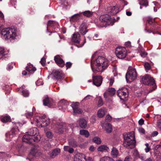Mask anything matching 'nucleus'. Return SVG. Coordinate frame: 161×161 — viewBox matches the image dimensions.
<instances>
[{"label":"nucleus","mask_w":161,"mask_h":161,"mask_svg":"<svg viewBox=\"0 0 161 161\" xmlns=\"http://www.w3.org/2000/svg\"><path fill=\"white\" fill-rule=\"evenodd\" d=\"M95 54L91 58V67L92 71L95 73L103 72L109 65L108 60L104 57L99 56L96 59Z\"/></svg>","instance_id":"f257e3e1"},{"label":"nucleus","mask_w":161,"mask_h":161,"mask_svg":"<svg viewBox=\"0 0 161 161\" xmlns=\"http://www.w3.org/2000/svg\"><path fill=\"white\" fill-rule=\"evenodd\" d=\"M39 133L37 128L32 127L29 130L27 134L23 136L22 141H40L41 137Z\"/></svg>","instance_id":"f03ea898"},{"label":"nucleus","mask_w":161,"mask_h":161,"mask_svg":"<svg viewBox=\"0 0 161 161\" xmlns=\"http://www.w3.org/2000/svg\"><path fill=\"white\" fill-rule=\"evenodd\" d=\"M1 33L2 37L5 40H9L10 41L13 42L16 39L17 35L14 29L10 28H4L2 30Z\"/></svg>","instance_id":"7ed1b4c3"},{"label":"nucleus","mask_w":161,"mask_h":161,"mask_svg":"<svg viewBox=\"0 0 161 161\" xmlns=\"http://www.w3.org/2000/svg\"><path fill=\"white\" fill-rule=\"evenodd\" d=\"M142 82L145 85L151 86L150 89L148 91V93L152 92L157 88L155 80L150 75L147 74L143 76L142 78Z\"/></svg>","instance_id":"20e7f679"},{"label":"nucleus","mask_w":161,"mask_h":161,"mask_svg":"<svg viewBox=\"0 0 161 161\" xmlns=\"http://www.w3.org/2000/svg\"><path fill=\"white\" fill-rule=\"evenodd\" d=\"M99 19L101 21L100 25L102 27H106L109 25L112 26L116 21L114 17L112 18L110 16L107 14L101 15Z\"/></svg>","instance_id":"39448f33"},{"label":"nucleus","mask_w":161,"mask_h":161,"mask_svg":"<svg viewBox=\"0 0 161 161\" xmlns=\"http://www.w3.org/2000/svg\"><path fill=\"white\" fill-rule=\"evenodd\" d=\"M33 122H36L39 124L42 127H45L47 126L50 123V120L47 119L45 115H43L42 117H36L33 118Z\"/></svg>","instance_id":"423d86ee"},{"label":"nucleus","mask_w":161,"mask_h":161,"mask_svg":"<svg viewBox=\"0 0 161 161\" xmlns=\"http://www.w3.org/2000/svg\"><path fill=\"white\" fill-rule=\"evenodd\" d=\"M26 144H32L33 147L31 149L30 152V154L33 157H39L42 154V153L39 150V146L35 143H32V142H23Z\"/></svg>","instance_id":"0eeeda50"},{"label":"nucleus","mask_w":161,"mask_h":161,"mask_svg":"<svg viewBox=\"0 0 161 161\" xmlns=\"http://www.w3.org/2000/svg\"><path fill=\"white\" fill-rule=\"evenodd\" d=\"M128 69L126 74L125 78L128 82H131L136 78L137 73L135 69L134 68H129Z\"/></svg>","instance_id":"6e6552de"},{"label":"nucleus","mask_w":161,"mask_h":161,"mask_svg":"<svg viewBox=\"0 0 161 161\" xmlns=\"http://www.w3.org/2000/svg\"><path fill=\"white\" fill-rule=\"evenodd\" d=\"M115 53L118 58L123 59L127 55V51L125 47H118L115 49Z\"/></svg>","instance_id":"1a4fd4ad"},{"label":"nucleus","mask_w":161,"mask_h":161,"mask_svg":"<svg viewBox=\"0 0 161 161\" xmlns=\"http://www.w3.org/2000/svg\"><path fill=\"white\" fill-rule=\"evenodd\" d=\"M50 27L52 28L51 30L54 32H57L59 30V25L58 24L54 21L49 20L47 23V31L52 33L51 30L49 28Z\"/></svg>","instance_id":"9d476101"},{"label":"nucleus","mask_w":161,"mask_h":161,"mask_svg":"<svg viewBox=\"0 0 161 161\" xmlns=\"http://www.w3.org/2000/svg\"><path fill=\"white\" fill-rule=\"evenodd\" d=\"M117 95L121 100H124L128 96V92L125 88L119 89L117 92Z\"/></svg>","instance_id":"9b49d317"},{"label":"nucleus","mask_w":161,"mask_h":161,"mask_svg":"<svg viewBox=\"0 0 161 161\" xmlns=\"http://www.w3.org/2000/svg\"><path fill=\"white\" fill-rule=\"evenodd\" d=\"M55 131L59 134L63 133L66 129L65 124L62 122H57L55 125Z\"/></svg>","instance_id":"f8f14e48"},{"label":"nucleus","mask_w":161,"mask_h":161,"mask_svg":"<svg viewBox=\"0 0 161 161\" xmlns=\"http://www.w3.org/2000/svg\"><path fill=\"white\" fill-rule=\"evenodd\" d=\"M147 22L151 26L150 29H147L146 28L145 30L148 33H153V34H155V33L153 31V30H155L156 28L157 23L155 22V20L152 18H149L147 20Z\"/></svg>","instance_id":"ddd939ff"},{"label":"nucleus","mask_w":161,"mask_h":161,"mask_svg":"<svg viewBox=\"0 0 161 161\" xmlns=\"http://www.w3.org/2000/svg\"><path fill=\"white\" fill-rule=\"evenodd\" d=\"M53 75L54 79L58 81H60L64 79V75L59 70H55L53 73Z\"/></svg>","instance_id":"4468645a"},{"label":"nucleus","mask_w":161,"mask_h":161,"mask_svg":"<svg viewBox=\"0 0 161 161\" xmlns=\"http://www.w3.org/2000/svg\"><path fill=\"white\" fill-rule=\"evenodd\" d=\"M93 83L97 86H100L103 82V78L100 75L92 76Z\"/></svg>","instance_id":"2eb2a0df"},{"label":"nucleus","mask_w":161,"mask_h":161,"mask_svg":"<svg viewBox=\"0 0 161 161\" xmlns=\"http://www.w3.org/2000/svg\"><path fill=\"white\" fill-rule=\"evenodd\" d=\"M123 137L125 141H136L135 138V134L133 132H132L129 134L124 133L123 134Z\"/></svg>","instance_id":"dca6fc26"},{"label":"nucleus","mask_w":161,"mask_h":161,"mask_svg":"<svg viewBox=\"0 0 161 161\" xmlns=\"http://www.w3.org/2000/svg\"><path fill=\"white\" fill-rule=\"evenodd\" d=\"M79 103L78 102H73L70 105L72 108L74 113L80 114L82 113V110L79 108Z\"/></svg>","instance_id":"f3484780"},{"label":"nucleus","mask_w":161,"mask_h":161,"mask_svg":"<svg viewBox=\"0 0 161 161\" xmlns=\"http://www.w3.org/2000/svg\"><path fill=\"white\" fill-rule=\"evenodd\" d=\"M115 92V90L114 88L111 87L109 88L104 93L103 96L106 99H107L109 96H114Z\"/></svg>","instance_id":"a211bd4d"},{"label":"nucleus","mask_w":161,"mask_h":161,"mask_svg":"<svg viewBox=\"0 0 161 161\" xmlns=\"http://www.w3.org/2000/svg\"><path fill=\"white\" fill-rule=\"evenodd\" d=\"M54 60L55 63L60 67H63L65 65L64 61L59 55H57L54 57Z\"/></svg>","instance_id":"6ab92c4d"},{"label":"nucleus","mask_w":161,"mask_h":161,"mask_svg":"<svg viewBox=\"0 0 161 161\" xmlns=\"http://www.w3.org/2000/svg\"><path fill=\"white\" fill-rule=\"evenodd\" d=\"M136 142H123L124 147L128 149H132L135 147Z\"/></svg>","instance_id":"aec40b11"},{"label":"nucleus","mask_w":161,"mask_h":161,"mask_svg":"<svg viewBox=\"0 0 161 161\" xmlns=\"http://www.w3.org/2000/svg\"><path fill=\"white\" fill-rule=\"evenodd\" d=\"M81 13L75 14L69 18V21L71 23L77 22L81 18Z\"/></svg>","instance_id":"412c9836"},{"label":"nucleus","mask_w":161,"mask_h":161,"mask_svg":"<svg viewBox=\"0 0 161 161\" xmlns=\"http://www.w3.org/2000/svg\"><path fill=\"white\" fill-rule=\"evenodd\" d=\"M86 25L84 22L82 23L79 27V32L82 35H85L88 31Z\"/></svg>","instance_id":"4be33fe9"},{"label":"nucleus","mask_w":161,"mask_h":161,"mask_svg":"<svg viewBox=\"0 0 161 161\" xmlns=\"http://www.w3.org/2000/svg\"><path fill=\"white\" fill-rule=\"evenodd\" d=\"M80 36V35L78 32L74 34L72 39V41L75 43H79Z\"/></svg>","instance_id":"5701e85b"},{"label":"nucleus","mask_w":161,"mask_h":161,"mask_svg":"<svg viewBox=\"0 0 161 161\" xmlns=\"http://www.w3.org/2000/svg\"><path fill=\"white\" fill-rule=\"evenodd\" d=\"M154 153L156 156H159L161 159V145H158L154 147Z\"/></svg>","instance_id":"b1692460"},{"label":"nucleus","mask_w":161,"mask_h":161,"mask_svg":"<svg viewBox=\"0 0 161 161\" xmlns=\"http://www.w3.org/2000/svg\"><path fill=\"white\" fill-rule=\"evenodd\" d=\"M27 66L26 67V70L30 74H33L36 70L35 67H34L33 65L31 64L30 63L27 64Z\"/></svg>","instance_id":"393cba45"},{"label":"nucleus","mask_w":161,"mask_h":161,"mask_svg":"<svg viewBox=\"0 0 161 161\" xmlns=\"http://www.w3.org/2000/svg\"><path fill=\"white\" fill-rule=\"evenodd\" d=\"M79 125L80 128L83 129H85L87 126V122L84 119H80L79 121Z\"/></svg>","instance_id":"a878e982"},{"label":"nucleus","mask_w":161,"mask_h":161,"mask_svg":"<svg viewBox=\"0 0 161 161\" xmlns=\"http://www.w3.org/2000/svg\"><path fill=\"white\" fill-rule=\"evenodd\" d=\"M69 104V103L64 100H61L58 104L59 106H61L64 108H66L67 107V106Z\"/></svg>","instance_id":"bb28decb"},{"label":"nucleus","mask_w":161,"mask_h":161,"mask_svg":"<svg viewBox=\"0 0 161 161\" xmlns=\"http://www.w3.org/2000/svg\"><path fill=\"white\" fill-rule=\"evenodd\" d=\"M43 103L44 105L48 106L49 107H51L52 105L51 101L47 97L43 100Z\"/></svg>","instance_id":"cd10ccee"},{"label":"nucleus","mask_w":161,"mask_h":161,"mask_svg":"<svg viewBox=\"0 0 161 161\" xmlns=\"http://www.w3.org/2000/svg\"><path fill=\"white\" fill-rule=\"evenodd\" d=\"M60 152V149L57 148L54 149L51 153L50 156L53 158H54L56 156L58 155Z\"/></svg>","instance_id":"c85d7f7f"},{"label":"nucleus","mask_w":161,"mask_h":161,"mask_svg":"<svg viewBox=\"0 0 161 161\" xmlns=\"http://www.w3.org/2000/svg\"><path fill=\"white\" fill-rule=\"evenodd\" d=\"M119 154L118 150L115 147H113L111 152V154L113 158H116Z\"/></svg>","instance_id":"c756f323"},{"label":"nucleus","mask_w":161,"mask_h":161,"mask_svg":"<svg viewBox=\"0 0 161 161\" xmlns=\"http://www.w3.org/2000/svg\"><path fill=\"white\" fill-rule=\"evenodd\" d=\"M119 7L114 6L111 8L110 12L112 14H115L119 12Z\"/></svg>","instance_id":"7c9ffc66"},{"label":"nucleus","mask_w":161,"mask_h":161,"mask_svg":"<svg viewBox=\"0 0 161 161\" xmlns=\"http://www.w3.org/2000/svg\"><path fill=\"white\" fill-rule=\"evenodd\" d=\"M85 155L81 154L78 157H76L75 158V161H86Z\"/></svg>","instance_id":"2f4dec72"},{"label":"nucleus","mask_w":161,"mask_h":161,"mask_svg":"<svg viewBox=\"0 0 161 161\" xmlns=\"http://www.w3.org/2000/svg\"><path fill=\"white\" fill-rule=\"evenodd\" d=\"M8 53V51H6L3 47H0V58L7 54Z\"/></svg>","instance_id":"473e14b6"},{"label":"nucleus","mask_w":161,"mask_h":161,"mask_svg":"<svg viewBox=\"0 0 161 161\" xmlns=\"http://www.w3.org/2000/svg\"><path fill=\"white\" fill-rule=\"evenodd\" d=\"M105 129L108 133H110L112 131L111 125L109 123H107L105 124Z\"/></svg>","instance_id":"72a5a7b5"},{"label":"nucleus","mask_w":161,"mask_h":161,"mask_svg":"<svg viewBox=\"0 0 161 161\" xmlns=\"http://www.w3.org/2000/svg\"><path fill=\"white\" fill-rule=\"evenodd\" d=\"M109 148L106 145H102L100 146L98 148L97 150L98 151L103 152L105 151H108V149Z\"/></svg>","instance_id":"f704fd0d"},{"label":"nucleus","mask_w":161,"mask_h":161,"mask_svg":"<svg viewBox=\"0 0 161 161\" xmlns=\"http://www.w3.org/2000/svg\"><path fill=\"white\" fill-rule=\"evenodd\" d=\"M1 121L3 123H6L8 122H11L10 117L9 116H6L3 117L1 119Z\"/></svg>","instance_id":"c9c22d12"},{"label":"nucleus","mask_w":161,"mask_h":161,"mask_svg":"<svg viewBox=\"0 0 161 161\" xmlns=\"http://www.w3.org/2000/svg\"><path fill=\"white\" fill-rule=\"evenodd\" d=\"M80 134L86 137H88L89 136L88 131L84 130H80Z\"/></svg>","instance_id":"e433bc0d"},{"label":"nucleus","mask_w":161,"mask_h":161,"mask_svg":"<svg viewBox=\"0 0 161 161\" xmlns=\"http://www.w3.org/2000/svg\"><path fill=\"white\" fill-rule=\"evenodd\" d=\"M105 115L104 110L102 109L98 110L97 112V116L98 117L102 118Z\"/></svg>","instance_id":"4c0bfd02"},{"label":"nucleus","mask_w":161,"mask_h":161,"mask_svg":"<svg viewBox=\"0 0 161 161\" xmlns=\"http://www.w3.org/2000/svg\"><path fill=\"white\" fill-rule=\"evenodd\" d=\"M139 3L141 5L147 7L148 5V2L147 0H139Z\"/></svg>","instance_id":"58836bf2"},{"label":"nucleus","mask_w":161,"mask_h":161,"mask_svg":"<svg viewBox=\"0 0 161 161\" xmlns=\"http://www.w3.org/2000/svg\"><path fill=\"white\" fill-rule=\"evenodd\" d=\"M19 132L18 127H14L11 130V132L14 135L18 134Z\"/></svg>","instance_id":"ea45409f"},{"label":"nucleus","mask_w":161,"mask_h":161,"mask_svg":"<svg viewBox=\"0 0 161 161\" xmlns=\"http://www.w3.org/2000/svg\"><path fill=\"white\" fill-rule=\"evenodd\" d=\"M81 13V14L82 13L84 15L87 17H91L92 15L93 14L92 12L89 10L86 11Z\"/></svg>","instance_id":"a19ab883"},{"label":"nucleus","mask_w":161,"mask_h":161,"mask_svg":"<svg viewBox=\"0 0 161 161\" xmlns=\"http://www.w3.org/2000/svg\"><path fill=\"white\" fill-rule=\"evenodd\" d=\"M100 161H114V160L112 158L108 157H105L102 158Z\"/></svg>","instance_id":"79ce46f5"},{"label":"nucleus","mask_w":161,"mask_h":161,"mask_svg":"<svg viewBox=\"0 0 161 161\" xmlns=\"http://www.w3.org/2000/svg\"><path fill=\"white\" fill-rule=\"evenodd\" d=\"M22 95L25 97H28L29 95V93L28 91L26 89L23 90L22 92Z\"/></svg>","instance_id":"37998d69"},{"label":"nucleus","mask_w":161,"mask_h":161,"mask_svg":"<svg viewBox=\"0 0 161 161\" xmlns=\"http://www.w3.org/2000/svg\"><path fill=\"white\" fill-rule=\"evenodd\" d=\"M25 115L27 118H30V119H31V118L33 119V118H35L32 117L33 113L32 112H27L25 114ZM32 120H33V119Z\"/></svg>","instance_id":"c03bdc74"},{"label":"nucleus","mask_w":161,"mask_h":161,"mask_svg":"<svg viewBox=\"0 0 161 161\" xmlns=\"http://www.w3.org/2000/svg\"><path fill=\"white\" fill-rule=\"evenodd\" d=\"M69 145L74 147H77L78 145L77 142H69Z\"/></svg>","instance_id":"a18cd8bd"},{"label":"nucleus","mask_w":161,"mask_h":161,"mask_svg":"<svg viewBox=\"0 0 161 161\" xmlns=\"http://www.w3.org/2000/svg\"><path fill=\"white\" fill-rule=\"evenodd\" d=\"M144 66L146 71L150 70L151 68V66L148 63H145L144 64Z\"/></svg>","instance_id":"49530a36"},{"label":"nucleus","mask_w":161,"mask_h":161,"mask_svg":"<svg viewBox=\"0 0 161 161\" xmlns=\"http://www.w3.org/2000/svg\"><path fill=\"white\" fill-rule=\"evenodd\" d=\"M44 142V144H45V145L44 146V148L46 150H47L50 147V145L49 143H47V142Z\"/></svg>","instance_id":"de8ad7c7"},{"label":"nucleus","mask_w":161,"mask_h":161,"mask_svg":"<svg viewBox=\"0 0 161 161\" xmlns=\"http://www.w3.org/2000/svg\"><path fill=\"white\" fill-rule=\"evenodd\" d=\"M158 134V133L157 131H154L153 132V133L151 134V136H149L148 137H148H147V138L148 139V140H151V137H152V136H157Z\"/></svg>","instance_id":"09e8293b"},{"label":"nucleus","mask_w":161,"mask_h":161,"mask_svg":"<svg viewBox=\"0 0 161 161\" xmlns=\"http://www.w3.org/2000/svg\"><path fill=\"white\" fill-rule=\"evenodd\" d=\"M40 63L42 66H44L46 63V59L44 57L42 58L41 59Z\"/></svg>","instance_id":"8fccbe9b"},{"label":"nucleus","mask_w":161,"mask_h":161,"mask_svg":"<svg viewBox=\"0 0 161 161\" xmlns=\"http://www.w3.org/2000/svg\"><path fill=\"white\" fill-rule=\"evenodd\" d=\"M72 64V63L70 62H67L65 64L67 69L70 68L71 67Z\"/></svg>","instance_id":"3c124183"},{"label":"nucleus","mask_w":161,"mask_h":161,"mask_svg":"<svg viewBox=\"0 0 161 161\" xmlns=\"http://www.w3.org/2000/svg\"><path fill=\"white\" fill-rule=\"evenodd\" d=\"M112 119V117L109 115H107L106 117V120L108 122L110 121Z\"/></svg>","instance_id":"603ef678"},{"label":"nucleus","mask_w":161,"mask_h":161,"mask_svg":"<svg viewBox=\"0 0 161 161\" xmlns=\"http://www.w3.org/2000/svg\"><path fill=\"white\" fill-rule=\"evenodd\" d=\"M47 137L49 138H51L52 137V133L50 131L47 132L46 134Z\"/></svg>","instance_id":"864d4df0"},{"label":"nucleus","mask_w":161,"mask_h":161,"mask_svg":"<svg viewBox=\"0 0 161 161\" xmlns=\"http://www.w3.org/2000/svg\"><path fill=\"white\" fill-rule=\"evenodd\" d=\"M140 133L144 134L145 133V130L142 127L139 128L138 129Z\"/></svg>","instance_id":"5fc2aeb1"},{"label":"nucleus","mask_w":161,"mask_h":161,"mask_svg":"<svg viewBox=\"0 0 161 161\" xmlns=\"http://www.w3.org/2000/svg\"><path fill=\"white\" fill-rule=\"evenodd\" d=\"M103 104V101L101 98H100L98 102V105L99 106H102Z\"/></svg>","instance_id":"6e6d98bb"},{"label":"nucleus","mask_w":161,"mask_h":161,"mask_svg":"<svg viewBox=\"0 0 161 161\" xmlns=\"http://www.w3.org/2000/svg\"><path fill=\"white\" fill-rule=\"evenodd\" d=\"M13 135H14L13 134H11L10 133L9 134L8 133H6L5 135L6 136L7 138H8L9 137L10 138H12L13 137Z\"/></svg>","instance_id":"4d7b16f0"},{"label":"nucleus","mask_w":161,"mask_h":161,"mask_svg":"<svg viewBox=\"0 0 161 161\" xmlns=\"http://www.w3.org/2000/svg\"><path fill=\"white\" fill-rule=\"evenodd\" d=\"M125 45L126 47H130L131 46V42H126Z\"/></svg>","instance_id":"13d9d810"},{"label":"nucleus","mask_w":161,"mask_h":161,"mask_svg":"<svg viewBox=\"0 0 161 161\" xmlns=\"http://www.w3.org/2000/svg\"><path fill=\"white\" fill-rule=\"evenodd\" d=\"M92 141H101V139L97 136L95 137L93 139Z\"/></svg>","instance_id":"bf43d9fd"},{"label":"nucleus","mask_w":161,"mask_h":161,"mask_svg":"<svg viewBox=\"0 0 161 161\" xmlns=\"http://www.w3.org/2000/svg\"><path fill=\"white\" fill-rule=\"evenodd\" d=\"M144 123V120L142 119H141L138 121L139 124L140 125H142Z\"/></svg>","instance_id":"052dcab7"},{"label":"nucleus","mask_w":161,"mask_h":161,"mask_svg":"<svg viewBox=\"0 0 161 161\" xmlns=\"http://www.w3.org/2000/svg\"><path fill=\"white\" fill-rule=\"evenodd\" d=\"M95 149V147H94L93 146H91L89 148V150L91 152L94 151Z\"/></svg>","instance_id":"680f3d73"},{"label":"nucleus","mask_w":161,"mask_h":161,"mask_svg":"<svg viewBox=\"0 0 161 161\" xmlns=\"http://www.w3.org/2000/svg\"><path fill=\"white\" fill-rule=\"evenodd\" d=\"M24 147V144L23 143L18 144L17 145V147L18 148L21 149Z\"/></svg>","instance_id":"e2e57ef3"},{"label":"nucleus","mask_w":161,"mask_h":161,"mask_svg":"<svg viewBox=\"0 0 161 161\" xmlns=\"http://www.w3.org/2000/svg\"><path fill=\"white\" fill-rule=\"evenodd\" d=\"M114 81V80L113 79L111 78L110 79V83H109V86H111L113 85Z\"/></svg>","instance_id":"0e129e2a"},{"label":"nucleus","mask_w":161,"mask_h":161,"mask_svg":"<svg viewBox=\"0 0 161 161\" xmlns=\"http://www.w3.org/2000/svg\"><path fill=\"white\" fill-rule=\"evenodd\" d=\"M122 3L123 4H124V5H123V8H124L125 6L127 5V4H128V2L124 0H122Z\"/></svg>","instance_id":"69168bd1"},{"label":"nucleus","mask_w":161,"mask_h":161,"mask_svg":"<svg viewBox=\"0 0 161 161\" xmlns=\"http://www.w3.org/2000/svg\"><path fill=\"white\" fill-rule=\"evenodd\" d=\"M70 147L68 146H65L64 147V150L65 151L68 152Z\"/></svg>","instance_id":"338daca9"},{"label":"nucleus","mask_w":161,"mask_h":161,"mask_svg":"<svg viewBox=\"0 0 161 161\" xmlns=\"http://www.w3.org/2000/svg\"><path fill=\"white\" fill-rule=\"evenodd\" d=\"M13 68V67L10 64H9L8 65L7 69L10 71Z\"/></svg>","instance_id":"774afa93"}]
</instances>
